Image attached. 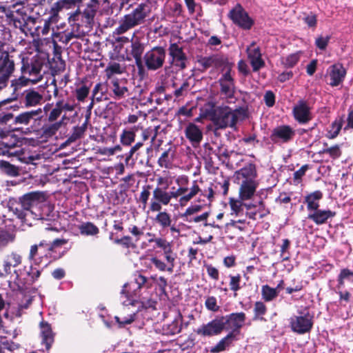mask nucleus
<instances>
[{
	"mask_svg": "<svg viewBox=\"0 0 353 353\" xmlns=\"http://www.w3.org/2000/svg\"><path fill=\"white\" fill-rule=\"evenodd\" d=\"M43 201L44 194L42 192H32L23 195L19 201H10L8 207L10 211L22 222L31 225V223H29L31 219H46L43 214L36 212Z\"/></svg>",
	"mask_w": 353,
	"mask_h": 353,
	"instance_id": "1",
	"label": "nucleus"
},
{
	"mask_svg": "<svg viewBox=\"0 0 353 353\" xmlns=\"http://www.w3.org/2000/svg\"><path fill=\"white\" fill-rule=\"evenodd\" d=\"M150 7L146 3H141L133 9L129 14H125L119 21V26L113 31V37L117 43H127L132 41L135 33L131 36L125 37L121 34L130 29L144 23L145 19L150 14Z\"/></svg>",
	"mask_w": 353,
	"mask_h": 353,
	"instance_id": "2",
	"label": "nucleus"
},
{
	"mask_svg": "<svg viewBox=\"0 0 353 353\" xmlns=\"http://www.w3.org/2000/svg\"><path fill=\"white\" fill-rule=\"evenodd\" d=\"M154 281H156L159 288L164 291L168 283L166 279L163 276H159L157 279L155 276L148 279L141 274H139L135 276L134 281L125 283L121 291V299L123 305H127L132 303L134 301V298L139 295L138 290L142 288H150Z\"/></svg>",
	"mask_w": 353,
	"mask_h": 353,
	"instance_id": "3",
	"label": "nucleus"
},
{
	"mask_svg": "<svg viewBox=\"0 0 353 353\" xmlns=\"http://www.w3.org/2000/svg\"><path fill=\"white\" fill-rule=\"evenodd\" d=\"M147 236H152V239H148V242L150 243H154V248H160L163 251V258L165 261L154 256L150 259L152 264L160 272L172 273L175 266L176 254L173 252L171 243L164 238L156 237L154 234L150 232H148Z\"/></svg>",
	"mask_w": 353,
	"mask_h": 353,
	"instance_id": "4",
	"label": "nucleus"
},
{
	"mask_svg": "<svg viewBox=\"0 0 353 353\" xmlns=\"http://www.w3.org/2000/svg\"><path fill=\"white\" fill-rule=\"evenodd\" d=\"M21 72L23 77L17 82L21 85H26L27 82L35 84L43 79L44 60L38 54L32 57L23 56L21 58Z\"/></svg>",
	"mask_w": 353,
	"mask_h": 353,
	"instance_id": "5",
	"label": "nucleus"
},
{
	"mask_svg": "<svg viewBox=\"0 0 353 353\" xmlns=\"http://www.w3.org/2000/svg\"><path fill=\"white\" fill-rule=\"evenodd\" d=\"M241 111L232 109L228 105H219L212 110L210 119L216 130H222L227 128H234L239 118Z\"/></svg>",
	"mask_w": 353,
	"mask_h": 353,
	"instance_id": "6",
	"label": "nucleus"
},
{
	"mask_svg": "<svg viewBox=\"0 0 353 353\" xmlns=\"http://www.w3.org/2000/svg\"><path fill=\"white\" fill-rule=\"evenodd\" d=\"M43 117L42 108L26 110L17 115H13V125L17 126L16 130L25 129V134H28L35 131L36 123H40Z\"/></svg>",
	"mask_w": 353,
	"mask_h": 353,
	"instance_id": "7",
	"label": "nucleus"
},
{
	"mask_svg": "<svg viewBox=\"0 0 353 353\" xmlns=\"http://www.w3.org/2000/svg\"><path fill=\"white\" fill-rule=\"evenodd\" d=\"M44 265L30 263V265L24 266L22 269L14 271L15 278L17 279V289L23 290L26 283H32L40 276Z\"/></svg>",
	"mask_w": 353,
	"mask_h": 353,
	"instance_id": "8",
	"label": "nucleus"
},
{
	"mask_svg": "<svg viewBox=\"0 0 353 353\" xmlns=\"http://www.w3.org/2000/svg\"><path fill=\"white\" fill-rule=\"evenodd\" d=\"M220 86L219 94L221 97L228 103H234L236 90L234 80L231 73V69L228 68L219 79Z\"/></svg>",
	"mask_w": 353,
	"mask_h": 353,
	"instance_id": "9",
	"label": "nucleus"
},
{
	"mask_svg": "<svg viewBox=\"0 0 353 353\" xmlns=\"http://www.w3.org/2000/svg\"><path fill=\"white\" fill-rule=\"evenodd\" d=\"M290 324L294 332L299 334L309 332L313 325L312 316L308 311L299 312L298 314L291 316Z\"/></svg>",
	"mask_w": 353,
	"mask_h": 353,
	"instance_id": "10",
	"label": "nucleus"
},
{
	"mask_svg": "<svg viewBox=\"0 0 353 353\" xmlns=\"http://www.w3.org/2000/svg\"><path fill=\"white\" fill-rule=\"evenodd\" d=\"M172 199L170 192L161 187H156L152 192V197L150 200L149 210L150 212H159L162 210V205H167Z\"/></svg>",
	"mask_w": 353,
	"mask_h": 353,
	"instance_id": "11",
	"label": "nucleus"
},
{
	"mask_svg": "<svg viewBox=\"0 0 353 353\" xmlns=\"http://www.w3.org/2000/svg\"><path fill=\"white\" fill-rule=\"evenodd\" d=\"M224 329L223 318L219 316L208 323L201 325L197 328L196 333L203 337H211L219 335Z\"/></svg>",
	"mask_w": 353,
	"mask_h": 353,
	"instance_id": "12",
	"label": "nucleus"
},
{
	"mask_svg": "<svg viewBox=\"0 0 353 353\" xmlns=\"http://www.w3.org/2000/svg\"><path fill=\"white\" fill-rule=\"evenodd\" d=\"M165 58V51L161 47L153 48L144 55V62L150 70H156L162 67Z\"/></svg>",
	"mask_w": 353,
	"mask_h": 353,
	"instance_id": "13",
	"label": "nucleus"
},
{
	"mask_svg": "<svg viewBox=\"0 0 353 353\" xmlns=\"http://www.w3.org/2000/svg\"><path fill=\"white\" fill-rule=\"evenodd\" d=\"M14 70V63L8 52H0V88L5 87Z\"/></svg>",
	"mask_w": 353,
	"mask_h": 353,
	"instance_id": "14",
	"label": "nucleus"
},
{
	"mask_svg": "<svg viewBox=\"0 0 353 353\" xmlns=\"http://www.w3.org/2000/svg\"><path fill=\"white\" fill-rule=\"evenodd\" d=\"M228 17L233 23L245 30L250 29L253 24L252 20L240 4H237L230 11Z\"/></svg>",
	"mask_w": 353,
	"mask_h": 353,
	"instance_id": "15",
	"label": "nucleus"
},
{
	"mask_svg": "<svg viewBox=\"0 0 353 353\" xmlns=\"http://www.w3.org/2000/svg\"><path fill=\"white\" fill-rule=\"evenodd\" d=\"M295 136V131L290 125H283L273 129L270 139L274 143H284L290 141Z\"/></svg>",
	"mask_w": 353,
	"mask_h": 353,
	"instance_id": "16",
	"label": "nucleus"
},
{
	"mask_svg": "<svg viewBox=\"0 0 353 353\" xmlns=\"http://www.w3.org/2000/svg\"><path fill=\"white\" fill-rule=\"evenodd\" d=\"M49 243L45 241H41L39 244L32 245L30 247L28 259L30 263H34L35 265H42V261L47 254L48 251H50Z\"/></svg>",
	"mask_w": 353,
	"mask_h": 353,
	"instance_id": "17",
	"label": "nucleus"
},
{
	"mask_svg": "<svg viewBox=\"0 0 353 353\" xmlns=\"http://www.w3.org/2000/svg\"><path fill=\"white\" fill-rule=\"evenodd\" d=\"M295 120L300 124L308 123L312 118L311 108L308 103L303 100H299L292 110Z\"/></svg>",
	"mask_w": 353,
	"mask_h": 353,
	"instance_id": "18",
	"label": "nucleus"
},
{
	"mask_svg": "<svg viewBox=\"0 0 353 353\" xmlns=\"http://www.w3.org/2000/svg\"><path fill=\"white\" fill-rule=\"evenodd\" d=\"M184 133L185 137L194 148L199 146L203 138L201 128L193 122H190L186 125Z\"/></svg>",
	"mask_w": 353,
	"mask_h": 353,
	"instance_id": "19",
	"label": "nucleus"
},
{
	"mask_svg": "<svg viewBox=\"0 0 353 353\" xmlns=\"http://www.w3.org/2000/svg\"><path fill=\"white\" fill-rule=\"evenodd\" d=\"M234 181L236 183L257 181L256 166L252 163L244 166L234 173Z\"/></svg>",
	"mask_w": 353,
	"mask_h": 353,
	"instance_id": "20",
	"label": "nucleus"
},
{
	"mask_svg": "<svg viewBox=\"0 0 353 353\" xmlns=\"http://www.w3.org/2000/svg\"><path fill=\"white\" fill-rule=\"evenodd\" d=\"M110 96L115 100H121L130 96V91L125 83L117 78L112 79L110 81Z\"/></svg>",
	"mask_w": 353,
	"mask_h": 353,
	"instance_id": "21",
	"label": "nucleus"
},
{
	"mask_svg": "<svg viewBox=\"0 0 353 353\" xmlns=\"http://www.w3.org/2000/svg\"><path fill=\"white\" fill-rule=\"evenodd\" d=\"M43 101V95L34 89H28L23 92L22 103L26 108L41 105Z\"/></svg>",
	"mask_w": 353,
	"mask_h": 353,
	"instance_id": "22",
	"label": "nucleus"
},
{
	"mask_svg": "<svg viewBox=\"0 0 353 353\" xmlns=\"http://www.w3.org/2000/svg\"><path fill=\"white\" fill-rule=\"evenodd\" d=\"M248 57L254 72H256L265 65V62L261 58V53L259 47H255V43L252 42L246 49Z\"/></svg>",
	"mask_w": 353,
	"mask_h": 353,
	"instance_id": "23",
	"label": "nucleus"
},
{
	"mask_svg": "<svg viewBox=\"0 0 353 353\" xmlns=\"http://www.w3.org/2000/svg\"><path fill=\"white\" fill-rule=\"evenodd\" d=\"M224 320V327L228 324L232 330L231 332H239L240 329L244 325L246 319L245 314L244 312L232 313L229 315L221 316Z\"/></svg>",
	"mask_w": 353,
	"mask_h": 353,
	"instance_id": "24",
	"label": "nucleus"
},
{
	"mask_svg": "<svg viewBox=\"0 0 353 353\" xmlns=\"http://www.w3.org/2000/svg\"><path fill=\"white\" fill-rule=\"evenodd\" d=\"M346 70L342 65L334 64L329 68L330 85L332 87L341 84L345 77Z\"/></svg>",
	"mask_w": 353,
	"mask_h": 353,
	"instance_id": "25",
	"label": "nucleus"
},
{
	"mask_svg": "<svg viewBox=\"0 0 353 353\" xmlns=\"http://www.w3.org/2000/svg\"><path fill=\"white\" fill-rule=\"evenodd\" d=\"M336 212L330 210H316L308 213L307 219L312 220L316 225H322L325 223L328 219L335 216Z\"/></svg>",
	"mask_w": 353,
	"mask_h": 353,
	"instance_id": "26",
	"label": "nucleus"
},
{
	"mask_svg": "<svg viewBox=\"0 0 353 353\" xmlns=\"http://www.w3.org/2000/svg\"><path fill=\"white\" fill-rule=\"evenodd\" d=\"M39 328L41 343L45 345L46 350H48L54 342V333L51 325L48 322L42 321L39 323Z\"/></svg>",
	"mask_w": 353,
	"mask_h": 353,
	"instance_id": "27",
	"label": "nucleus"
},
{
	"mask_svg": "<svg viewBox=\"0 0 353 353\" xmlns=\"http://www.w3.org/2000/svg\"><path fill=\"white\" fill-rule=\"evenodd\" d=\"M169 54L172 58L173 63L176 66L180 68L181 69L185 68V55L183 53L182 48L179 47L176 43L170 44L169 47Z\"/></svg>",
	"mask_w": 353,
	"mask_h": 353,
	"instance_id": "28",
	"label": "nucleus"
},
{
	"mask_svg": "<svg viewBox=\"0 0 353 353\" xmlns=\"http://www.w3.org/2000/svg\"><path fill=\"white\" fill-rule=\"evenodd\" d=\"M198 63L205 70L210 68H220L225 63V59L222 55L213 54L199 58Z\"/></svg>",
	"mask_w": 353,
	"mask_h": 353,
	"instance_id": "29",
	"label": "nucleus"
},
{
	"mask_svg": "<svg viewBox=\"0 0 353 353\" xmlns=\"http://www.w3.org/2000/svg\"><path fill=\"white\" fill-rule=\"evenodd\" d=\"M68 119L65 114H64L60 121L56 122H50V123H46L41 128V136L44 138L48 139L54 136L58 130L61 127L65 120Z\"/></svg>",
	"mask_w": 353,
	"mask_h": 353,
	"instance_id": "30",
	"label": "nucleus"
},
{
	"mask_svg": "<svg viewBox=\"0 0 353 353\" xmlns=\"http://www.w3.org/2000/svg\"><path fill=\"white\" fill-rule=\"evenodd\" d=\"M322 198L323 193L320 190H316L305 196L304 203L307 205V210L309 213L319 208V202Z\"/></svg>",
	"mask_w": 353,
	"mask_h": 353,
	"instance_id": "31",
	"label": "nucleus"
},
{
	"mask_svg": "<svg viewBox=\"0 0 353 353\" xmlns=\"http://www.w3.org/2000/svg\"><path fill=\"white\" fill-rule=\"evenodd\" d=\"M239 188V197L241 200L245 201L250 199L254 194L258 187L257 181L244 182L238 183Z\"/></svg>",
	"mask_w": 353,
	"mask_h": 353,
	"instance_id": "32",
	"label": "nucleus"
},
{
	"mask_svg": "<svg viewBox=\"0 0 353 353\" xmlns=\"http://www.w3.org/2000/svg\"><path fill=\"white\" fill-rule=\"evenodd\" d=\"M96 14V10L91 5L88 6L82 12L76 13L74 17L81 19L83 25L87 28L92 26L94 17Z\"/></svg>",
	"mask_w": 353,
	"mask_h": 353,
	"instance_id": "33",
	"label": "nucleus"
},
{
	"mask_svg": "<svg viewBox=\"0 0 353 353\" xmlns=\"http://www.w3.org/2000/svg\"><path fill=\"white\" fill-rule=\"evenodd\" d=\"M17 99V96L15 95L13 97L8 98L6 100H3L0 102V108L6 105L8 103L12 102L14 100ZM13 114L10 112V109L6 108V110L0 109V126L4 125L10 123V121L13 122Z\"/></svg>",
	"mask_w": 353,
	"mask_h": 353,
	"instance_id": "34",
	"label": "nucleus"
},
{
	"mask_svg": "<svg viewBox=\"0 0 353 353\" xmlns=\"http://www.w3.org/2000/svg\"><path fill=\"white\" fill-rule=\"evenodd\" d=\"M234 340V334L233 332L228 333L225 337L221 339L215 346L212 347L211 352L218 353L228 349Z\"/></svg>",
	"mask_w": 353,
	"mask_h": 353,
	"instance_id": "35",
	"label": "nucleus"
},
{
	"mask_svg": "<svg viewBox=\"0 0 353 353\" xmlns=\"http://www.w3.org/2000/svg\"><path fill=\"white\" fill-rule=\"evenodd\" d=\"M108 86L106 83H97L92 90V97L97 101H102L108 100Z\"/></svg>",
	"mask_w": 353,
	"mask_h": 353,
	"instance_id": "36",
	"label": "nucleus"
},
{
	"mask_svg": "<svg viewBox=\"0 0 353 353\" xmlns=\"http://www.w3.org/2000/svg\"><path fill=\"white\" fill-rule=\"evenodd\" d=\"M301 51L296 52L295 53L290 54L286 57L283 58L281 60L282 65L287 68H292L295 66L300 60L302 54Z\"/></svg>",
	"mask_w": 353,
	"mask_h": 353,
	"instance_id": "37",
	"label": "nucleus"
},
{
	"mask_svg": "<svg viewBox=\"0 0 353 353\" xmlns=\"http://www.w3.org/2000/svg\"><path fill=\"white\" fill-rule=\"evenodd\" d=\"M15 235L9 231L0 228V251L14 241Z\"/></svg>",
	"mask_w": 353,
	"mask_h": 353,
	"instance_id": "38",
	"label": "nucleus"
},
{
	"mask_svg": "<svg viewBox=\"0 0 353 353\" xmlns=\"http://www.w3.org/2000/svg\"><path fill=\"white\" fill-rule=\"evenodd\" d=\"M80 233L85 236H94L99 234V229L94 223L91 222H85L80 225Z\"/></svg>",
	"mask_w": 353,
	"mask_h": 353,
	"instance_id": "39",
	"label": "nucleus"
},
{
	"mask_svg": "<svg viewBox=\"0 0 353 353\" xmlns=\"http://www.w3.org/2000/svg\"><path fill=\"white\" fill-rule=\"evenodd\" d=\"M154 221L162 228H169L172 223L171 215L165 211L161 212V210L157 214Z\"/></svg>",
	"mask_w": 353,
	"mask_h": 353,
	"instance_id": "40",
	"label": "nucleus"
},
{
	"mask_svg": "<svg viewBox=\"0 0 353 353\" xmlns=\"http://www.w3.org/2000/svg\"><path fill=\"white\" fill-rule=\"evenodd\" d=\"M131 43V53L133 57L135 59L136 63L139 64L141 62V55L144 50V46L138 39H133Z\"/></svg>",
	"mask_w": 353,
	"mask_h": 353,
	"instance_id": "41",
	"label": "nucleus"
},
{
	"mask_svg": "<svg viewBox=\"0 0 353 353\" xmlns=\"http://www.w3.org/2000/svg\"><path fill=\"white\" fill-rule=\"evenodd\" d=\"M343 126V120L339 118L336 119L331 124L330 130L327 131V137L329 139H334L337 137L340 130H341Z\"/></svg>",
	"mask_w": 353,
	"mask_h": 353,
	"instance_id": "42",
	"label": "nucleus"
},
{
	"mask_svg": "<svg viewBox=\"0 0 353 353\" xmlns=\"http://www.w3.org/2000/svg\"><path fill=\"white\" fill-rule=\"evenodd\" d=\"M261 294L265 301H271L278 296V291L276 288H272L265 285L262 286Z\"/></svg>",
	"mask_w": 353,
	"mask_h": 353,
	"instance_id": "43",
	"label": "nucleus"
},
{
	"mask_svg": "<svg viewBox=\"0 0 353 353\" xmlns=\"http://www.w3.org/2000/svg\"><path fill=\"white\" fill-rule=\"evenodd\" d=\"M230 206L232 216H241L243 215V203L242 201L231 199L230 201Z\"/></svg>",
	"mask_w": 353,
	"mask_h": 353,
	"instance_id": "44",
	"label": "nucleus"
},
{
	"mask_svg": "<svg viewBox=\"0 0 353 353\" xmlns=\"http://www.w3.org/2000/svg\"><path fill=\"white\" fill-rule=\"evenodd\" d=\"M0 169L2 172L11 176H15L19 174L18 168L6 161H0Z\"/></svg>",
	"mask_w": 353,
	"mask_h": 353,
	"instance_id": "45",
	"label": "nucleus"
},
{
	"mask_svg": "<svg viewBox=\"0 0 353 353\" xmlns=\"http://www.w3.org/2000/svg\"><path fill=\"white\" fill-rule=\"evenodd\" d=\"M345 281H348L353 283V272L347 268L342 269L340 274H339V288L344 285Z\"/></svg>",
	"mask_w": 353,
	"mask_h": 353,
	"instance_id": "46",
	"label": "nucleus"
},
{
	"mask_svg": "<svg viewBox=\"0 0 353 353\" xmlns=\"http://www.w3.org/2000/svg\"><path fill=\"white\" fill-rule=\"evenodd\" d=\"M168 13L173 17H179L182 16L183 7L182 5L176 1H172L168 5Z\"/></svg>",
	"mask_w": 353,
	"mask_h": 353,
	"instance_id": "47",
	"label": "nucleus"
},
{
	"mask_svg": "<svg viewBox=\"0 0 353 353\" xmlns=\"http://www.w3.org/2000/svg\"><path fill=\"white\" fill-rule=\"evenodd\" d=\"M105 74L108 79H110L114 74H120L123 73V69L118 63H111L105 68Z\"/></svg>",
	"mask_w": 353,
	"mask_h": 353,
	"instance_id": "48",
	"label": "nucleus"
},
{
	"mask_svg": "<svg viewBox=\"0 0 353 353\" xmlns=\"http://www.w3.org/2000/svg\"><path fill=\"white\" fill-rule=\"evenodd\" d=\"M320 154H329L332 159H337L341 154V151L338 145H333L330 148H323L319 152Z\"/></svg>",
	"mask_w": 353,
	"mask_h": 353,
	"instance_id": "49",
	"label": "nucleus"
},
{
	"mask_svg": "<svg viewBox=\"0 0 353 353\" xmlns=\"http://www.w3.org/2000/svg\"><path fill=\"white\" fill-rule=\"evenodd\" d=\"M141 289L139 291V296L137 297H134V301L132 302V303L129 304L130 305H134V302L136 301L137 298H140L141 301L143 304V305L146 308H153L154 309L157 305V301L154 299L152 298H148V296H142L140 294Z\"/></svg>",
	"mask_w": 353,
	"mask_h": 353,
	"instance_id": "50",
	"label": "nucleus"
},
{
	"mask_svg": "<svg viewBox=\"0 0 353 353\" xmlns=\"http://www.w3.org/2000/svg\"><path fill=\"white\" fill-rule=\"evenodd\" d=\"M121 142L124 145H130L134 141L135 133L132 131L124 130L121 134Z\"/></svg>",
	"mask_w": 353,
	"mask_h": 353,
	"instance_id": "51",
	"label": "nucleus"
},
{
	"mask_svg": "<svg viewBox=\"0 0 353 353\" xmlns=\"http://www.w3.org/2000/svg\"><path fill=\"white\" fill-rule=\"evenodd\" d=\"M230 278V288L235 293L241 289V276L239 274L236 275H229Z\"/></svg>",
	"mask_w": 353,
	"mask_h": 353,
	"instance_id": "52",
	"label": "nucleus"
},
{
	"mask_svg": "<svg viewBox=\"0 0 353 353\" xmlns=\"http://www.w3.org/2000/svg\"><path fill=\"white\" fill-rule=\"evenodd\" d=\"M19 348V345L13 341L1 339L0 341V353H4V349L13 351Z\"/></svg>",
	"mask_w": 353,
	"mask_h": 353,
	"instance_id": "53",
	"label": "nucleus"
},
{
	"mask_svg": "<svg viewBox=\"0 0 353 353\" xmlns=\"http://www.w3.org/2000/svg\"><path fill=\"white\" fill-rule=\"evenodd\" d=\"M190 90L189 82L185 80L183 82L179 88H176L174 92V95L176 98H180L185 96Z\"/></svg>",
	"mask_w": 353,
	"mask_h": 353,
	"instance_id": "54",
	"label": "nucleus"
},
{
	"mask_svg": "<svg viewBox=\"0 0 353 353\" xmlns=\"http://www.w3.org/2000/svg\"><path fill=\"white\" fill-rule=\"evenodd\" d=\"M331 36L330 35H319L316 38L315 45L321 50H325L330 42Z\"/></svg>",
	"mask_w": 353,
	"mask_h": 353,
	"instance_id": "55",
	"label": "nucleus"
},
{
	"mask_svg": "<svg viewBox=\"0 0 353 353\" xmlns=\"http://www.w3.org/2000/svg\"><path fill=\"white\" fill-rule=\"evenodd\" d=\"M113 234H110V239L112 240L115 244L121 245L126 248H129L133 246V243L132 242V239L129 236H125L121 239H114L112 238Z\"/></svg>",
	"mask_w": 353,
	"mask_h": 353,
	"instance_id": "56",
	"label": "nucleus"
},
{
	"mask_svg": "<svg viewBox=\"0 0 353 353\" xmlns=\"http://www.w3.org/2000/svg\"><path fill=\"white\" fill-rule=\"evenodd\" d=\"M89 92V88L86 85H82L76 88L75 97L79 101H83L88 96Z\"/></svg>",
	"mask_w": 353,
	"mask_h": 353,
	"instance_id": "57",
	"label": "nucleus"
},
{
	"mask_svg": "<svg viewBox=\"0 0 353 353\" xmlns=\"http://www.w3.org/2000/svg\"><path fill=\"white\" fill-rule=\"evenodd\" d=\"M228 228H234L240 231H243L246 227V221L245 219H232L226 224Z\"/></svg>",
	"mask_w": 353,
	"mask_h": 353,
	"instance_id": "58",
	"label": "nucleus"
},
{
	"mask_svg": "<svg viewBox=\"0 0 353 353\" xmlns=\"http://www.w3.org/2000/svg\"><path fill=\"white\" fill-rule=\"evenodd\" d=\"M206 308L212 312H217L219 310V306L217 305L216 298L211 296H208L205 301Z\"/></svg>",
	"mask_w": 353,
	"mask_h": 353,
	"instance_id": "59",
	"label": "nucleus"
},
{
	"mask_svg": "<svg viewBox=\"0 0 353 353\" xmlns=\"http://www.w3.org/2000/svg\"><path fill=\"white\" fill-rule=\"evenodd\" d=\"M290 246V241L288 239H283V243L281 246V257L283 261L289 260L290 255L288 252V250Z\"/></svg>",
	"mask_w": 353,
	"mask_h": 353,
	"instance_id": "60",
	"label": "nucleus"
},
{
	"mask_svg": "<svg viewBox=\"0 0 353 353\" xmlns=\"http://www.w3.org/2000/svg\"><path fill=\"white\" fill-rule=\"evenodd\" d=\"M62 112L59 108V105L57 103L54 105V107L50 110L48 116V121L49 122H56L57 121V119L61 116Z\"/></svg>",
	"mask_w": 353,
	"mask_h": 353,
	"instance_id": "61",
	"label": "nucleus"
},
{
	"mask_svg": "<svg viewBox=\"0 0 353 353\" xmlns=\"http://www.w3.org/2000/svg\"><path fill=\"white\" fill-rule=\"evenodd\" d=\"M57 103L59 105V108L61 110V112H72L74 110L76 105L74 103H70L68 101H65L63 99H60L57 101Z\"/></svg>",
	"mask_w": 353,
	"mask_h": 353,
	"instance_id": "62",
	"label": "nucleus"
},
{
	"mask_svg": "<svg viewBox=\"0 0 353 353\" xmlns=\"http://www.w3.org/2000/svg\"><path fill=\"white\" fill-rule=\"evenodd\" d=\"M303 21L309 28H315L317 23L316 15L313 12H310L303 17Z\"/></svg>",
	"mask_w": 353,
	"mask_h": 353,
	"instance_id": "63",
	"label": "nucleus"
},
{
	"mask_svg": "<svg viewBox=\"0 0 353 353\" xmlns=\"http://www.w3.org/2000/svg\"><path fill=\"white\" fill-rule=\"evenodd\" d=\"M209 216H210V212H205L199 216H192L190 217H187L186 219H184V220L188 223H193V222L199 223V222H201V221H203V223H204V222H205V221L207 220V219L208 218Z\"/></svg>",
	"mask_w": 353,
	"mask_h": 353,
	"instance_id": "64",
	"label": "nucleus"
}]
</instances>
